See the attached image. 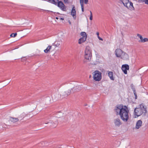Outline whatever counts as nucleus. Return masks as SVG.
<instances>
[{"mask_svg":"<svg viewBox=\"0 0 148 148\" xmlns=\"http://www.w3.org/2000/svg\"><path fill=\"white\" fill-rule=\"evenodd\" d=\"M117 115H119L121 119L125 122H127L129 119L130 111L126 106L123 104L117 105L114 110Z\"/></svg>","mask_w":148,"mask_h":148,"instance_id":"obj_1","label":"nucleus"},{"mask_svg":"<svg viewBox=\"0 0 148 148\" xmlns=\"http://www.w3.org/2000/svg\"><path fill=\"white\" fill-rule=\"evenodd\" d=\"M147 113L146 107L143 103L140 104L138 108L134 110V114L135 117H138L143 114L145 115Z\"/></svg>","mask_w":148,"mask_h":148,"instance_id":"obj_2","label":"nucleus"},{"mask_svg":"<svg viewBox=\"0 0 148 148\" xmlns=\"http://www.w3.org/2000/svg\"><path fill=\"white\" fill-rule=\"evenodd\" d=\"M92 51L90 47L87 46L86 47L85 50L84 57L85 59L90 61L92 57Z\"/></svg>","mask_w":148,"mask_h":148,"instance_id":"obj_3","label":"nucleus"},{"mask_svg":"<svg viewBox=\"0 0 148 148\" xmlns=\"http://www.w3.org/2000/svg\"><path fill=\"white\" fill-rule=\"evenodd\" d=\"M93 77L96 81H99L102 78L101 73L98 70L95 71L92 73Z\"/></svg>","mask_w":148,"mask_h":148,"instance_id":"obj_4","label":"nucleus"},{"mask_svg":"<svg viewBox=\"0 0 148 148\" xmlns=\"http://www.w3.org/2000/svg\"><path fill=\"white\" fill-rule=\"evenodd\" d=\"M53 4L57 5L62 10L64 11H66V7L62 1H59V0H57Z\"/></svg>","mask_w":148,"mask_h":148,"instance_id":"obj_5","label":"nucleus"},{"mask_svg":"<svg viewBox=\"0 0 148 148\" xmlns=\"http://www.w3.org/2000/svg\"><path fill=\"white\" fill-rule=\"evenodd\" d=\"M114 123L116 127H119L122 125V123L119 118H117L114 119Z\"/></svg>","mask_w":148,"mask_h":148,"instance_id":"obj_6","label":"nucleus"},{"mask_svg":"<svg viewBox=\"0 0 148 148\" xmlns=\"http://www.w3.org/2000/svg\"><path fill=\"white\" fill-rule=\"evenodd\" d=\"M129 66L127 64H123L122 65L121 69L125 74H127V70H129Z\"/></svg>","mask_w":148,"mask_h":148,"instance_id":"obj_7","label":"nucleus"},{"mask_svg":"<svg viewBox=\"0 0 148 148\" xmlns=\"http://www.w3.org/2000/svg\"><path fill=\"white\" fill-rule=\"evenodd\" d=\"M81 88V87L80 86H76L73 88L71 89V90L73 92H79L80 91Z\"/></svg>","mask_w":148,"mask_h":148,"instance_id":"obj_8","label":"nucleus"},{"mask_svg":"<svg viewBox=\"0 0 148 148\" xmlns=\"http://www.w3.org/2000/svg\"><path fill=\"white\" fill-rule=\"evenodd\" d=\"M115 55L117 57H120L122 55L123 53L122 51L120 49H117L115 51Z\"/></svg>","mask_w":148,"mask_h":148,"instance_id":"obj_9","label":"nucleus"},{"mask_svg":"<svg viewBox=\"0 0 148 148\" xmlns=\"http://www.w3.org/2000/svg\"><path fill=\"white\" fill-rule=\"evenodd\" d=\"M119 3H123L124 5L127 8H128V7L127 5L128 4L129 1V0H119Z\"/></svg>","mask_w":148,"mask_h":148,"instance_id":"obj_10","label":"nucleus"},{"mask_svg":"<svg viewBox=\"0 0 148 148\" xmlns=\"http://www.w3.org/2000/svg\"><path fill=\"white\" fill-rule=\"evenodd\" d=\"M142 122L141 120H139L137 121L136 125V129H138L142 125Z\"/></svg>","mask_w":148,"mask_h":148,"instance_id":"obj_11","label":"nucleus"},{"mask_svg":"<svg viewBox=\"0 0 148 148\" xmlns=\"http://www.w3.org/2000/svg\"><path fill=\"white\" fill-rule=\"evenodd\" d=\"M76 11L75 7H73L72 11L71 12V15L73 16L74 18L75 19L76 18Z\"/></svg>","mask_w":148,"mask_h":148,"instance_id":"obj_12","label":"nucleus"},{"mask_svg":"<svg viewBox=\"0 0 148 148\" xmlns=\"http://www.w3.org/2000/svg\"><path fill=\"white\" fill-rule=\"evenodd\" d=\"M18 119L17 118H15L12 117H10V121L13 123H15L18 121Z\"/></svg>","mask_w":148,"mask_h":148,"instance_id":"obj_13","label":"nucleus"},{"mask_svg":"<svg viewBox=\"0 0 148 148\" xmlns=\"http://www.w3.org/2000/svg\"><path fill=\"white\" fill-rule=\"evenodd\" d=\"M86 37H82L79 39L78 40V43L81 44L82 43L84 42L86 40Z\"/></svg>","mask_w":148,"mask_h":148,"instance_id":"obj_14","label":"nucleus"},{"mask_svg":"<svg viewBox=\"0 0 148 148\" xmlns=\"http://www.w3.org/2000/svg\"><path fill=\"white\" fill-rule=\"evenodd\" d=\"M129 3H130V5L129 6V7H128V9L132 11L134 10L135 8L133 6V3L130 1Z\"/></svg>","mask_w":148,"mask_h":148,"instance_id":"obj_15","label":"nucleus"},{"mask_svg":"<svg viewBox=\"0 0 148 148\" xmlns=\"http://www.w3.org/2000/svg\"><path fill=\"white\" fill-rule=\"evenodd\" d=\"M108 75L111 80H114V78L113 76V73L112 72L108 71Z\"/></svg>","mask_w":148,"mask_h":148,"instance_id":"obj_16","label":"nucleus"},{"mask_svg":"<svg viewBox=\"0 0 148 148\" xmlns=\"http://www.w3.org/2000/svg\"><path fill=\"white\" fill-rule=\"evenodd\" d=\"M52 48V46L49 45L47 48L44 50V52L45 53H48L50 51V49Z\"/></svg>","mask_w":148,"mask_h":148,"instance_id":"obj_17","label":"nucleus"},{"mask_svg":"<svg viewBox=\"0 0 148 148\" xmlns=\"http://www.w3.org/2000/svg\"><path fill=\"white\" fill-rule=\"evenodd\" d=\"M132 90L133 91L134 93L135 96V98L136 99L137 98V95L136 92V91L135 88L133 86L132 87Z\"/></svg>","mask_w":148,"mask_h":148,"instance_id":"obj_18","label":"nucleus"},{"mask_svg":"<svg viewBox=\"0 0 148 148\" xmlns=\"http://www.w3.org/2000/svg\"><path fill=\"white\" fill-rule=\"evenodd\" d=\"M71 90H69L65 91L64 92V95L66 97H67L68 95H70L71 92Z\"/></svg>","mask_w":148,"mask_h":148,"instance_id":"obj_19","label":"nucleus"},{"mask_svg":"<svg viewBox=\"0 0 148 148\" xmlns=\"http://www.w3.org/2000/svg\"><path fill=\"white\" fill-rule=\"evenodd\" d=\"M138 2L139 3L144 2L145 4L148 5V0H138Z\"/></svg>","mask_w":148,"mask_h":148,"instance_id":"obj_20","label":"nucleus"},{"mask_svg":"<svg viewBox=\"0 0 148 148\" xmlns=\"http://www.w3.org/2000/svg\"><path fill=\"white\" fill-rule=\"evenodd\" d=\"M137 36L140 38V40H139L138 42H140L143 39L142 36L139 34H137Z\"/></svg>","mask_w":148,"mask_h":148,"instance_id":"obj_21","label":"nucleus"},{"mask_svg":"<svg viewBox=\"0 0 148 148\" xmlns=\"http://www.w3.org/2000/svg\"><path fill=\"white\" fill-rule=\"evenodd\" d=\"M81 35L83 37H86L87 38V36L86 33L85 32H82L81 33Z\"/></svg>","mask_w":148,"mask_h":148,"instance_id":"obj_22","label":"nucleus"},{"mask_svg":"<svg viewBox=\"0 0 148 148\" xmlns=\"http://www.w3.org/2000/svg\"><path fill=\"white\" fill-rule=\"evenodd\" d=\"M80 4L81 6L82 11V12H84V4H83V1L82 2L81 0Z\"/></svg>","mask_w":148,"mask_h":148,"instance_id":"obj_23","label":"nucleus"},{"mask_svg":"<svg viewBox=\"0 0 148 148\" xmlns=\"http://www.w3.org/2000/svg\"><path fill=\"white\" fill-rule=\"evenodd\" d=\"M148 42V38H144L140 42Z\"/></svg>","mask_w":148,"mask_h":148,"instance_id":"obj_24","label":"nucleus"},{"mask_svg":"<svg viewBox=\"0 0 148 148\" xmlns=\"http://www.w3.org/2000/svg\"><path fill=\"white\" fill-rule=\"evenodd\" d=\"M17 34L16 33H12L10 35V36L12 37H15L16 36Z\"/></svg>","mask_w":148,"mask_h":148,"instance_id":"obj_25","label":"nucleus"},{"mask_svg":"<svg viewBox=\"0 0 148 148\" xmlns=\"http://www.w3.org/2000/svg\"><path fill=\"white\" fill-rule=\"evenodd\" d=\"M47 0L49 2H50L52 4H53L56 1H57V0Z\"/></svg>","mask_w":148,"mask_h":148,"instance_id":"obj_26","label":"nucleus"},{"mask_svg":"<svg viewBox=\"0 0 148 148\" xmlns=\"http://www.w3.org/2000/svg\"><path fill=\"white\" fill-rule=\"evenodd\" d=\"M81 1L83 2V4H84V0H81ZM81 0H80V3ZM88 0H84V3L85 4L88 3Z\"/></svg>","mask_w":148,"mask_h":148,"instance_id":"obj_27","label":"nucleus"},{"mask_svg":"<svg viewBox=\"0 0 148 148\" xmlns=\"http://www.w3.org/2000/svg\"><path fill=\"white\" fill-rule=\"evenodd\" d=\"M63 1L65 3H69L68 0H63Z\"/></svg>","mask_w":148,"mask_h":148,"instance_id":"obj_28","label":"nucleus"},{"mask_svg":"<svg viewBox=\"0 0 148 148\" xmlns=\"http://www.w3.org/2000/svg\"><path fill=\"white\" fill-rule=\"evenodd\" d=\"M90 20H92V15H90Z\"/></svg>","mask_w":148,"mask_h":148,"instance_id":"obj_29","label":"nucleus"},{"mask_svg":"<svg viewBox=\"0 0 148 148\" xmlns=\"http://www.w3.org/2000/svg\"><path fill=\"white\" fill-rule=\"evenodd\" d=\"M98 38L100 40H103V39H102V38H100V37H99V36H98Z\"/></svg>","mask_w":148,"mask_h":148,"instance_id":"obj_30","label":"nucleus"},{"mask_svg":"<svg viewBox=\"0 0 148 148\" xmlns=\"http://www.w3.org/2000/svg\"><path fill=\"white\" fill-rule=\"evenodd\" d=\"M60 19L62 20H64V18H60Z\"/></svg>","mask_w":148,"mask_h":148,"instance_id":"obj_31","label":"nucleus"},{"mask_svg":"<svg viewBox=\"0 0 148 148\" xmlns=\"http://www.w3.org/2000/svg\"><path fill=\"white\" fill-rule=\"evenodd\" d=\"M59 45H60V44H56V47H58V46H59Z\"/></svg>","mask_w":148,"mask_h":148,"instance_id":"obj_32","label":"nucleus"},{"mask_svg":"<svg viewBox=\"0 0 148 148\" xmlns=\"http://www.w3.org/2000/svg\"><path fill=\"white\" fill-rule=\"evenodd\" d=\"M90 15H92V12L91 11H90Z\"/></svg>","mask_w":148,"mask_h":148,"instance_id":"obj_33","label":"nucleus"},{"mask_svg":"<svg viewBox=\"0 0 148 148\" xmlns=\"http://www.w3.org/2000/svg\"><path fill=\"white\" fill-rule=\"evenodd\" d=\"M56 19H58V17H56Z\"/></svg>","mask_w":148,"mask_h":148,"instance_id":"obj_34","label":"nucleus"},{"mask_svg":"<svg viewBox=\"0 0 148 148\" xmlns=\"http://www.w3.org/2000/svg\"><path fill=\"white\" fill-rule=\"evenodd\" d=\"M97 35H99V33H98V32H97Z\"/></svg>","mask_w":148,"mask_h":148,"instance_id":"obj_35","label":"nucleus"},{"mask_svg":"<svg viewBox=\"0 0 148 148\" xmlns=\"http://www.w3.org/2000/svg\"><path fill=\"white\" fill-rule=\"evenodd\" d=\"M48 123V122H47V123H45V124H47Z\"/></svg>","mask_w":148,"mask_h":148,"instance_id":"obj_36","label":"nucleus"},{"mask_svg":"<svg viewBox=\"0 0 148 148\" xmlns=\"http://www.w3.org/2000/svg\"><path fill=\"white\" fill-rule=\"evenodd\" d=\"M35 56H36V55H35ZM38 56V55H36V56Z\"/></svg>","mask_w":148,"mask_h":148,"instance_id":"obj_37","label":"nucleus"},{"mask_svg":"<svg viewBox=\"0 0 148 148\" xmlns=\"http://www.w3.org/2000/svg\"><path fill=\"white\" fill-rule=\"evenodd\" d=\"M69 23H70V24H71V22H69Z\"/></svg>","mask_w":148,"mask_h":148,"instance_id":"obj_38","label":"nucleus"}]
</instances>
